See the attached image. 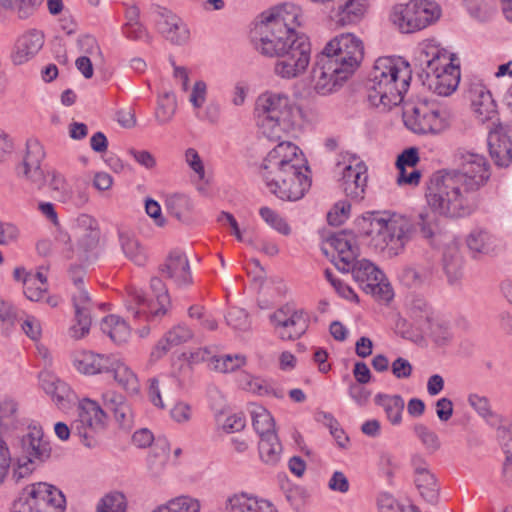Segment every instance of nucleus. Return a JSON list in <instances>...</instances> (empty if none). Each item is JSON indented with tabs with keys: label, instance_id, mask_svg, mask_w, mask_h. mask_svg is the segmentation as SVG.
<instances>
[{
	"label": "nucleus",
	"instance_id": "1",
	"mask_svg": "<svg viewBox=\"0 0 512 512\" xmlns=\"http://www.w3.org/2000/svg\"><path fill=\"white\" fill-rule=\"evenodd\" d=\"M437 215L439 214L432 209H425L412 221L400 214L385 218L371 213L363 216L358 221V226L361 233L372 238L376 249L394 257L404 251L417 228L423 238L432 240L440 231Z\"/></svg>",
	"mask_w": 512,
	"mask_h": 512
},
{
	"label": "nucleus",
	"instance_id": "2",
	"mask_svg": "<svg viewBox=\"0 0 512 512\" xmlns=\"http://www.w3.org/2000/svg\"><path fill=\"white\" fill-rule=\"evenodd\" d=\"M260 173L268 190L282 200H300L311 186L304 154L290 141L278 143L267 153Z\"/></svg>",
	"mask_w": 512,
	"mask_h": 512
},
{
	"label": "nucleus",
	"instance_id": "3",
	"mask_svg": "<svg viewBox=\"0 0 512 512\" xmlns=\"http://www.w3.org/2000/svg\"><path fill=\"white\" fill-rule=\"evenodd\" d=\"M303 21L302 9L293 3L262 12L251 35L255 50L263 57L276 59L303 34L297 30Z\"/></svg>",
	"mask_w": 512,
	"mask_h": 512
},
{
	"label": "nucleus",
	"instance_id": "4",
	"mask_svg": "<svg viewBox=\"0 0 512 512\" xmlns=\"http://www.w3.org/2000/svg\"><path fill=\"white\" fill-rule=\"evenodd\" d=\"M253 116L260 133L278 141L299 129L303 110L287 93L266 90L257 96Z\"/></svg>",
	"mask_w": 512,
	"mask_h": 512
},
{
	"label": "nucleus",
	"instance_id": "5",
	"mask_svg": "<svg viewBox=\"0 0 512 512\" xmlns=\"http://www.w3.org/2000/svg\"><path fill=\"white\" fill-rule=\"evenodd\" d=\"M411 77L410 64L403 58L379 57L368 81V101L384 111L399 105L408 91Z\"/></svg>",
	"mask_w": 512,
	"mask_h": 512
},
{
	"label": "nucleus",
	"instance_id": "6",
	"mask_svg": "<svg viewBox=\"0 0 512 512\" xmlns=\"http://www.w3.org/2000/svg\"><path fill=\"white\" fill-rule=\"evenodd\" d=\"M472 194L461 179L445 169L434 172L426 182L425 199L428 207L447 218L471 214Z\"/></svg>",
	"mask_w": 512,
	"mask_h": 512
},
{
	"label": "nucleus",
	"instance_id": "7",
	"mask_svg": "<svg viewBox=\"0 0 512 512\" xmlns=\"http://www.w3.org/2000/svg\"><path fill=\"white\" fill-rule=\"evenodd\" d=\"M419 60L426 64L420 74L423 86L439 96H449L456 90L460 82V66L454 54L434 39H427L419 45Z\"/></svg>",
	"mask_w": 512,
	"mask_h": 512
},
{
	"label": "nucleus",
	"instance_id": "8",
	"mask_svg": "<svg viewBox=\"0 0 512 512\" xmlns=\"http://www.w3.org/2000/svg\"><path fill=\"white\" fill-rule=\"evenodd\" d=\"M18 454L13 468V478L19 481L40 464L46 462L52 453L50 440L40 425L30 424L19 440Z\"/></svg>",
	"mask_w": 512,
	"mask_h": 512
},
{
	"label": "nucleus",
	"instance_id": "9",
	"mask_svg": "<svg viewBox=\"0 0 512 512\" xmlns=\"http://www.w3.org/2000/svg\"><path fill=\"white\" fill-rule=\"evenodd\" d=\"M441 16L440 6L433 1L411 0L396 4L390 21L401 33H414L434 24Z\"/></svg>",
	"mask_w": 512,
	"mask_h": 512
},
{
	"label": "nucleus",
	"instance_id": "10",
	"mask_svg": "<svg viewBox=\"0 0 512 512\" xmlns=\"http://www.w3.org/2000/svg\"><path fill=\"white\" fill-rule=\"evenodd\" d=\"M71 231L76 239V245L73 244L71 235L62 228L57 230L55 236L56 243L67 258L92 250L99 242V224L91 215H78L72 222Z\"/></svg>",
	"mask_w": 512,
	"mask_h": 512
},
{
	"label": "nucleus",
	"instance_id": "11",
	"mask_svg": "<svg viewBox=\"0 0 512 512\" xmlns=\"http://www.w3.org/2000/svg\"><path fill=\"white\" fill-rule=\"evenodd\" d=\"M150 289L155 300L146 298L139 289H128L125 300L126 308L134 318L149 321L166 314L170 305V298L163 281L158 277H152Z\"/></svg>",
	"mask_w": 512,
	"mask_h": 512
},
{
	"label": "nucleus",
	"instance_id": "12",
	"mask_svg": "<svg viewBox=\"0 0 512 512\" xmlns=\"http://www.w3.org/2000/svg\"><path fill=\"white\" fill-rule=\"evenodd\" d=\"M65 497L55 486L45 482L26 486L13 505V512H64Z\"/></svg>",
	"mask_w": 512,
	"mask_h": 512
},
{
	"label": "nucleus",
	"instance_id": "13",
	"mask_svg": "<svg viewBox=\"0 0 512 512\" xmlns=\"http://www.w3.org/2000/svg\"><path fill=\"white\" fill-rule=\"evenodd\" d=\"M405 126L416 134H439L447 126L445 110L435 102L423 101L408 105L403 111Z\"/></svg>",
	"mask_w": 512,
	"mask_h": 512
},
{
	"label": "nucleus",
	"instance_id": "14",
	"mask_svg": "<svg viewBox=\"0 0 512 512\" xmlns=\"http://www.w3.org/2000/svg\"><path fill=\"white\" fill-rule=\"evenodd\" d=\"M311 54L310 39L303 33L276 58L273 73L283 80L299 78L306 73L311 62Z\"/></svg>",
	"mask_w": 512,
	"mask_h": 512
},
{
	"label": "nucleus",
	"instance_id": "15",
	"mask_svg": "<svg viewBox=\"0 0 512 512\" xmlns=\"http://www.w3.org/2000/svg\"><path fill=\"white\" fill-rule=\"evenodd\" d=\"M335 175L347 197L361 200L367 186V167L356 155L342 153L335 165Z\"/></svg>",
	"mask_w": 512,
	"mask_h": 512
},
{
	"label": "nucleus",
	"instance_id": "16",
	"mask_svg": "<svg viewBox=\"0 0 512 512\" xmlns=\"http://www.w3.org/2000/svg\"><path fill=\"white\" fill-rule=\"evenodd\" d=\"M321 53L353 74L364 57L362 40L353 33H341L329 40Z\"/></svg>",
	"mask_w": 512,
	"mask_h": 512
},
{
	"label": "nucleus",
	"instance_id": "17",
	"mask_svg": "<svg viewBox=\"0 0 512 512\" xmlns=\"http://www.w3.org/2000/svg\"><path fill=\"white\" fill-rule=\"evenodd\" d=\"M106 414L100 405L89 398L78 404V417L72 423V431L87 447L97 444L98 436L105 430Z\"/></svg>",
	"mask_w": 512,
	"mask_h": 512
},
{
	"label": "nucleus",
	"instance_id": "18",
	"mask_svg": "<svg viewBox=\"0 0 512 512\" xmlns=\"http://www.w3.org/2000/svg\"><path fill=\"white\" fill-rule=\"evenodd\" d=\"M457 169L449 170L474 193L489 179V165L485 157L479 153L459 148L454 154Z\"/></svg>",
	"mask_w": 512,
	"mask_h": 512
},
{
	"label": "nucleus",
	"instance_id": "19",
	"mask_svg": "<svg viewBox=\"0 0 512 512\" xmlns=\"http://www.w3.org/2000/svg\"><path fill=\"white\" fill-rule=\"evenodd\" d=\"M350 271L354 280L365 293L383 301H389L392 298V288L384 274L369 260L357 261Z\"/></svg>",
	"mask_w": 512,
	"mask_h": 512
},
{
	"label": "nucleus",
	"instance_id": "20",
	"mask_svg": "<svg viewBox=\"0 0 512 512\" xmlns=\"http://www.w3.org/2000/svg\"><path fill=\"white\" fill-rule=\"evenodd\" d=\"M352 75L320 53L312 70L314 89L321 95L330 94L341 87Z\"/></svg>",
	"mask_w": 512,
	"mask_h": 512
},
{
	"label": "nucleus",
	"instance_id": "21",
	"mask_svg": "<svg viewBox=\"0 0 512 512\" xmlns=\"http://www.w3.org/2000/svg\"><path fill=\"white\" fill-rule=\"evenodd\" d=\"M322 250L326 254L329 250L333 252L332 261L343 272H350L360 253L355 234L346 230L331 235Z\"/></svg>",
	"mask_w": 512,
	"mask_h": 512
},
{
	"label": "nucleus",
	"instance_id": "22",
	"mask_svg": "<svg viewBox=\"0 0 512 512\" xmlns=\"http://www.w3.org/2000/svg\"><path fill=\"white\" fill-rule=\"evenodd\" d=\"M149 19L156 30L169 42L183 45L190 38V31L184 21L167 8L152 6Z\"/></svg>",
	"mask_w": 512,
	"mask_h": 512
},
{
	"label": "nucleus",
	"instance_id": "23",
	"mask_svg": "<svg viewBox=\"0 0 512 512\" xmlns=\"http://www.w3.org/2000/svg\"><path fill=\"white\" fill-rule=\"evenodd\" d=\"M276 334L282 340H294L301 337L309 326V317L301 309L289 306L276 310L270 316Z\"/></svg>",
	"mask_w": 512,
	"mask_h": 512
},
{
	"label": "nucleus",
	"instance_id": "24",
	"mask_svg": "<svg viewBox=\"0 0 512 512\" xmlns=\"http://www.w3.org/2000/svg\"><path fill=\"white\" fill-rule=\"evenodd\" d=\"M466 96L470 101L475 117L482 123L492 121L497 117V105L490 90L484 82L473 77L469 80Z\"/></svg>",
	"mask_w": 512,
	"mask_h": 512
},
{
	"label": "nucleus",
	"instance_id": "25",
	"mask_svg": "<svg viewBox=\"0 0 512 512\" xmlns=\"http://www.w3.org/2000/svg\"><path fill=\"white\" fill-rule=\"evenodd\" d=\"M45 157L42 144L37 139H29L26 143V154L23 162L18 165L16 172L34 184L38 189L45 185V175L41 169V162Z\"/></svg>",
	"mask_w": 512,
	"mask_h": 512
},
{
	"label": "nucleus",
	"instance_id": "26",
	"mask_svg": "<svg viewBox=\"0 0 512 512\" xmlns=\"http://www.w3.org/2000/svg\"><path fill=\"white\" fill-rule=\"evenodd\" d=\"M187 93L194 116L199 121L209 124L218 123L221 115V107L216 101H211L205 105L208 95V86L205 81L196 80Z\"/></svg>",
	"mask_w": 512,
	"mask_h": 512
},
{
	"label": "nucleus",
	"instance_id": "27",
	"mask_svg": "<svg viewBox=\"0 0 512 512\" xmlns=\"http://www.w3.org/2000/svg\"><path fill=\"white\" fill-rule=\"evenodd\" d=\"M489 154L498 167H508L512 162L511 130L498 123L490 129L487 138Z\"/></svg>",
	"mask_w": 512,
	"mask_h": 512
},
{
	"label": "nucleus",
	"instance_id": "28",
	"mask_svg": "<svg viewBox=\"0 0 512 512\" xmlns=\"http://www.w3.org/2000/svg\"><path fill=\"white\" fill-rule=\"evenodd\" d=\"M45 35L41 30L29 29L20 34L10 53L13 65H23L32 60L43 48Z\"/></svg>",
	"mask_w": 512,
	"mask_h": 512
},
{
	"label": "nucleus",
	"instance_id": "29",
	"mask_svg": "<svg viewBox=\"0 0 512 512\" xmlns=\"http://www.w3.org/2000/svg\"><path fill=\"white\" fill-rule=\"evenodd\" d=\"M111 356L88 350H77L71 354L70 359L77 372L91 376L106 373Z\"/></svg>",
	"mask_w": 512,
	"mask_h": 512
},
{
	"label": "nucleus",
	"instance_id": "30",
	"mask_svg": "<svg viewBox=\"0 0 512 512\" xmlns=\"http://www.w3.org/2000/svg\"><path fill=\"white\" fill-rule=\"evenodd\" d=\"M466 244L474 258L495 255L503 247L498 237L482 228L473 229L466 238Z\"/></svg>",
	"mask_w": 512,
	"mask_h": 512
},
{
	"label": "nucleus",
	"instance_id": "31",
	"mask_svg": "<svg viewBox=\"0 0 512 512\" xmlns=\"http://www.w3.org/2000/svg\"><path fill=\"white\" fill-rule=\"evenodd\" d=\"M39 383L42 390L50 396L59 409H67L72 397V391L67 383L51 372H41Z\"/></svg>",
	"mask_w": 512,
	"mask_h": 512
},
{
	"label": "nucleus",
	"instance_id": "32",
	"mask_svg": "<svg viewBox=\"0 0 512 512\" xmlns=\"http://www.w3.org/2000/svg\"><path fill=\"white\" fill-rule=\"evenodd\" d=\"M160 271L172 279L176 285L182 286L191 283L192 277L187 256L180 250H173L166 258Z\"/></svg>",
	"mask_w": 512,
	"mask_h": 512
},
{
	"label": "nucleus",
	"instance_id": "33",
	"mask_svg": "<svg viewBox=\"0 0 512 512\" xmlns=\"http://www.w3.org/2000/svg\"><path fill=\"white\" fill-rule=\"evenodd\" d=\"M106 373H112L116 383L128 394H138L140 390L139 379L136 373L121 359L112 355Z\"/></svg>",
	"mask_w": 512,
	"mask_h": 512
},
{
	"label": "nucleus",
	"instance_id": "34",
	"mask_svg": "<svg viewBox=\"0 0 512 512\" xmlns=\"http://www.w3.org/2000/svg\"><path fill=\"white\" fill-rule=\"evenodd\" d=\"M194 336L193 331L185 324L172 327L162 339L158 341L151 352L154 360L162 358L171 348L190 341Z\"/></svg>",
	"mask_w": 512,
	"mask_h": 512
},
{
	"label": "nucleus",
	"instance_id": "35",
	"mask_svg": "<svg viewBox=\"0 0 512 512\" xmlns=\"http://www.w3.org/2000/svg\"><path fill=\"white\" fill-rule=\"evenodd\" d=\"M101 398L104 406L114 413L116 421L122 425H128L131 422L132 411L122 394L114 390H107Z\"/></svg>",
	"mask_w": 512,
	"mask_h": 512
},
{
	"label": "nucleus",
	"instance_id": "36",
	"mask_svg": "<svg viewBox=\"0 0 512 512\" xmlns=\"http://www.w3.org/2000/svg\"><path fill=\"white\" fill-rule=\"evenodd\" d=\"M101 330L117 344L126 342L130 337V327L126 321L114 314L103 318L101 322Z\"/></svg>",
	"mask_w": 512,
	"mask_h": 512
},
{
	"label": "nucleus",
	"instance_id": "37",
	"mask_svg": "<svg viewBox=\"0 0 512 512\" xmlns=\"http://www.w3.org/2000/svg\"><path fill=\"white\" fill-rule=\"evenodd\" d=\"M201 502L190 495H179L156 506L151 512H200Z\"/></svg>",
	"mask_w": 512,
	"mask_h": 512
},
{
	"label": "nucleus",
	"instance_id": "38",
	"mask_svg": "<svg viewBox=\"0 0 512 512\" xmlns=\"http://www.w3.org/2000/svg\"><path fill=\"white\" fill-rule=\"evenodd\" d=\"M258 449L260 459L267 465L275 466L281 459L282 446L276 433L260 437Z\"/></svg>",
	"mask_w": 512,
	"mask_h": 512
},
{
	"label": "nucleus",
	"instance_id": "39",
	"mask_svg": "<svg viewBox=\"0 0 512 512\" xmlns=\"http://www.w3.org/2000/svg\"><path fill=\"white\" fill-rule=\"evenodd\" d=\"M375 402L384 409L391 424L399 425L401 423L405 403L400 395L377 394Z\"/></svg>",
	"mask_w": 512,
	"mask_h": 512
},
{
	"label": "nucleus",
	"instance_id": "40",
	"mask_svg": "<svg viewBox=\"0 0 512 512\" xmlns=\"http://www.w3.org/2000/svg\"><path fill=\"white\" fill-rule=\"evenodd\" d=\"M249 412L252 424L259 437L267 436L268 433H275L274 420L269 411L261 405L251 403Z\"/></svg>",
	"mask_w": 512,
	"mask_h": 512
},
{
	"label": "nucleus",
	"instance_id": "41",
	"mask_svg": "<svg viewBox=\"0 0 512 512\" xmlns=\"http://www.w3.org/2000/svg\"><path fill=\"white\" fill-rule=\"evenodd\" d=\"M119 241L122 251L128 259L139 266L145 264L147 259L145 249L132 234L126 231H120Z\"/></svg>",
	"mask_w": 512,
	"mask_h": 512
},
{
	"label": "nucleus",
	"instance_id": "42",
	"mask_svg": "<svg viewBox=\"0 0 512 512\" xmlns=\"http://www.w3.org/2000/svg\"><path fill=\"white\" fill-rule=\"evenodd\" d=\"M165 207L167 211L177 218L184 221L192 212L194 205L191 198L185 194L175 193L170 194L165 199Z\"/></svg>",
	"mask_w": 512,
	"mask_h": 512
},
{
	"label": "nucleus",
	"instance_id": "43",
	"mask_svg": "<svg viewBox=\"0 0 512 512\" xmlns=\"http://www.w3.org/2000/svg\"><path fill=\"white\" fill-rule=\"evenodd\" d=\"M47 287V276L37 271L24 279L23 292L28 300L37 302L44 297Z\"/></svg>",
	"mask_w": 512,
	"mask_h": 512
},
{
	"label": "nucleus",
	"instance_id": "44",
	"mask_svg": "<svg viewBox=\"0 0 512 512\" xmlns=\"http://www.w3.org/2000/svg\"><path fill=\"white\" fill-rule=\"evenodd\" d=\"M415 484L426 501L430 503L437 501L439 486L434 474L430 470L415 476Z\"/></svg>",
	"mask_w": 512,
	"mask_h": 512
},
{
	"label": "nucleus",
	"instance_id": "45",
	"mask_svg": "<svg viewBox=\"0 0 512 512\" xmlns=\"http://www.w3.org/2000/svg\"><path fill=\"white\" fill-rule=\"evenodd\" d=\"M46 181L60 202L66 203L72 200L69 185L60 172L56 170L48 171L47 176H45Z\"/></svg>",
	"mask_w": 512,
	"mask_h": 512
},
{
	"label": "nucleus",
	"instance_id": "46",
	"mask_svg": "<svg viewBox=\"0 0 512 512\" xmlns=\"http://www.w3.org/2000/svg\"><path fill=\"white\" fill-rule=\"evenodd\" d=\"M247 362L243 354H226L212 358V369L221 373H230L243 367Z\"/></svg>",
	"mask_w": 512,
	"mask_h": 512
},
{
	"label": "nucleus",
	"instance_id": "47",
	"mask_svg": "<svg viewBox=\"0 0 512 512\" xmlns=\"http://www.w3.org/2000/svg\"><path fill=\"white\" fill-rule=\"evenodd\" d=\"M177 108L176 98L173 93L166 92L158 98L155 111L156 120L160 124L168 123L174 116Z\"/></svg>",
	"mask_w": 512,
	"mask_h": 512
},
{
	"label": "nucleus",
	"instance_id": "48",
	"mask_svg": "<svg viewBox=\"0 0 512 512\" xmlns=\"http://www.w3.org/2000/svg\"><path fill=\"white\" fill-rule=\"evenodd\" d=\"M259 215L270 228H272L279 234H282L284 236H288L291 234L290 225L285 220V218H283L275 210L267 206H263L259 209Z\"/></svg>",
	"mask_w": 512,
	"mask_h": 512
},
{
	"label": "nucleus",
	"instance_id": "49",
	"mask_svg": "<svg viewBox=\"0 0 512 512\" xmlns=\"http://www.w3.org/2000/svg\"><path fill=\"white\" fill-rule=\"evenodd\" d=\"M73 282L76 288L72 296L75 313L90 315L92 303L88 292L84 288L83 279L81 277H73Z\"/></svg>",
	"mask_w": 512,
	"mask_h": 512
},
{
	"label": "nucleus",
	"instance_id": "50",
	"mask_svg": "<svg viewBox=\"0 0 512 512\" xmlns=\"http://www.w3.org/2000/svg\"><path fill=\"white\" fill-rule=\"evenodd\" d=\"M128 501L124 493L112 491L101 498L97 508L103 512H126Z\"/></svg>",
	"mask_w": 512,
	"mask_h": 512
},
{
	"label": "nucleus",
	"instance_id": "51",
	"mask_svg": "<svg viewBox=\"0 0 512 512\" xmlns=\"http://www.w3.org/2000/svg\"><path fill=\"white\" fill-rule=\"evenodd\" d=\"M413 433L429 453H435L441 447V441L435 431L428 426L418 423L413 427Z\"/></svg>",
	"mask_w": 512,
	"mask_h": 512
},
{
	"label": "nucleus",
	"instance_id": "52",
	"mask_svg": "<svg viewBox=\"0 0 512 512\" xmlns=\"http://www.w3.org/2000/svg\"><path fill=\"white\" fill-rule=\"evenodd\" d=\"M238 382L242 389L261 396L268 395L272 390L267 380L248 373L241 374Z\"/></svg>",
	"mask_w": 512,
	"mask_h": 512
},
{
	"label": "nucleus",
	"instance_id": "53",
	"mask_svg": "<svg viewBox=\"0 0 512 512\" xmlns=\"http://www.w3.org/2000/svg\"><path fill=\"white\" fill-rule=\"evenodd\" d=\"M253 493L238 491L227 496L224 501L225 512H248Z\"/></svg>",
	"mask_w": 512,
	"mask_h": 512
},
{
	"label": "nucleus",
	"instance_id": "54",
	"mask_svg": "<svg viewBox=\"0 0 512 512\" xmlns=\"http://www.w3.org/2000/svg\"><path fill=\"white\" fill-rule=\"evenodd\" d=\"M428 271L418 266H405L399 273L400 281L409 287L422 284L428 277Z\"/></svg>",
	"mask_w": 512,
	"mask_h": 512
},
{
	"label": "nucleus",
	"instance_id": "55",
	"mask_svg": "<svg viewBox=\"0 0 512 512\" xmlns=\"http://www.w3.org/2000/svg\"><path fill=\"white\" fill-rule=\"evenodd\" d=\"M42 0H8L3 6L13 10L20 19H27L35 12Z\"/></svg>",
	"mask_w": 512,
	"mask_h": 512
},
{
	"label": "nucleus",
	"instance_id": "56",
	"mask_svg": "<svg viewBox=\"0 0 512 512\" xmlns=\"http://www.w3.org/2000/svg\"><path fill=\"white\" fill-rule=\"evenodd\" d=\"M184 160L187 166L193 171L201 182H208L204 161L194 148H188L184 153Z\"/></svg>",
	"mask_w": 512,
	"mask_h": 512
},
{
	"label": "nucleus",
	"instance_id": "57",
	"mask_svg": "<svg viewBox=\"0 0 512 512\" xmlns=\"http://www.w3.org/2000/svg\"><path fill=\"white\" fill-rule=\"evenodd\" d=\"M469 14L480 21L487 19L494 8V0H464Z\"/></svg>",
	"mask_w": 512,
	"mask_h": 512
},
{
	"label": "nucleus",
	"instance_id": "58",
	"mask_svg": "<svg viewBox=\"0 0 512 512\" xmlns=\"http://www.w3.org/2000/svg\"><path fill=\"white\" fill-rule=\"evenodd\" d=\"M226 322L236 331H247L250 328L248 314L241 308H231L226 315Z\"/></svg>",
	"mask_w": 512,
	"mask_h": 512
},
{
	"label": "nucleus",
	"instance_id": "59",
	"mask_svg": "<svg viewBox=\"0 0 512 512\" xmlns=\"http://www.w3.org/2000/svg\"><path fill=\"white\" fill-rule=\"evenodd\" d=\"M123 34L130 40L151 42L152 37L146 27L140 22L125 23L122 28Z\"/></svg>",
	"mask_w": 512,
	"mask_h": 512
},
{
	"label": "nucleus",
	"instance_id": "60",
	"mask_svg": "<svg viewBox=\"0 0 512 512\" xmlns=\"http://www.w3.org/2000/svg\"><path fill=\"white\" fill-rule=\"evenodd\" d=\"M79 51L82 52L83 56H89L94 61L102 59V53L98 45L97 40L90 35H84L79 37L78 41Z\"/></svg>",
	"mask_w": 512,
	"mask_h": 512
},
{
	"label": "nucleus",
	"instance_id": "61",
	"mask_svg": "<svg viewBox=\"0 0 512 512\" xmlns=\"http://www.w3.org/2000/svg\"><path fill=\"white\" fill-rule=\"evenodd\" d=\"M351 204L346 201H338L333 208L328 212V221L331 225H341L350 216Z\"/></svg>",
	"mask_w": 512,
	"mask_h": 512
},
{
	"label": "nucleus",
	"instance_id": "62",
	"mask_svg": "<svg viewBox=\"0 0 512 512\" xmlns=\"http://www.w3.org/2000/svg\"><path fill=\"white\" fill-rule=\"evenodd\" d=\"M90 326H91L90 315L75 313V323L69 328L68 334L71 338H73L75 340L81 339L89 333Z\"/></svg>",
	"mask_w": 512,
	"mask_h": 512
},
{
	"label": "nucleus",
	"instance_id": "63",
	"mask_svg": "<svg viewBox=\"0 0 512 512\" xmlns=\"http://www.w3.org/2000/svg\"><path fill=\"white\" fill-rule=\"evenodd\" d=\"M170 417L178 424H187L192 420L193 409L188 403L179 401L171 408Z\"/></svg>",
	"mask_w": 512,
	"mask_h": 512
},
{
	"label": "nucleus",
	"instance_id": "64",
	"mask_svg": "<svg viewBox=\"0 0 512 512\" xmlns=\"http://www.w3.org/2000/svg\"><path fill=\"white\" fill-rule=\"evenodd\" d=\"M21 321V328L23 332L32 340H38L42 334V327L40 321L32 316L25 315V318L18 319Z\"/></svg>",
	"mask_w": 512,
	"mask_h": 512
}]
</instances>
